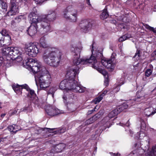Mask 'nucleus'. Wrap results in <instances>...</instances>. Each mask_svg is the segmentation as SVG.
<instances>
[{
  "label": "nucleus",
  "mask_w": 156,
  "mask_h": 156,
  "mask_svg": "<svg viewBox=\"0 0 156 156\" xmlns=\"http://www.w3.org/2000/svg\"><path fill=\"white\" fill-rule=\"evenodd\" d=\"M106 123H107V124H109V125H110V123H109V122H106Z\"/></svg>",
  "instance_id": "e2e57ef3"
},
{
  "label": "nucleus",
  "mask_w": 156,
  "mask_h": 156,
  "mask_svg": "<svg viewBox=\"0 0 156 156\" xmlns=\"http://www.w3.org/2000/svg\"><path fill=\"white\" fill-rule=\"evenodd\" d=\"M93 48V45H92V48ZM94 50L93 49H92V50H91V51L92 52Z\"/></svg>",
  "instance_id": "69168bd1"
},
{
  "label": "nucleus",
  "mask_w": 156,
  "mask_h": 156,
  "mask_svg": "<svg viewBox=\"0 0 156 156\" xmlns=\"http://www.w3.org/2000/svg\"><path fill=\"white\" fill-rule=\"evenodd\" d=\"M30 107H26L24 108H23L22 110V112H25L27 111V112H30L31 110H30Z\"/></svg>",
  "instance_id": "49530a36"
},
{
  "label": "nucleus",
  "mask_w": 156,
  "mask_h": 156,
  "mask_svg": "<svg viewBox=\"0 0 156 156\" xmlns=\"http://www.w3.org/2000/svg\"><path fill=\"white\" fill-rule=\"evenodd\" d=\"M70 90L68 91H64V93L65 94L62 97L63 101L65 103L67 101V97L66 96H69L70 93H71L72 91L82 93L84 91L85 88L81 86L78 85V83L76 81L75 83H73L72 84L71 88H70Z\"/></svg>",
  "instance_id": "39448f33"
},
{
  "label": "nucleus",
  "mask_w": 156,
  "mask_h": 156,
  "mask_svg": "<svg viewBox=\"0 0 156 156\" xmlns=\"http://www.w3.org/2000/svg\"><path fill=\"white\" fill-rule=\"evenodd\" d=\"M24 19V17L23 16L20 15L19 16L15 18V20H16L17 23L20 22L21 20Z\"/></svg>",
  "instance_id": "a19ab883"
},
{
  "label": "nucleus",
  "mask_w": 156,
  "mask_h": 156,
  "mask_svg": "<svg viewBox=\"0 0 156 156\" xmlns=\"http://www.w3.org/2000/svg\"><path fill=\"white\" fill-rule=\"evenodd\" d=\"M56 90V88L54 87H51L48 92L47 93L48 94H51L52 97H54V94L55 91Z\"/></svg>",
  "instance_id": "4c0bfd02"
},
{
  "label": "nucleus",
  "mask_w": 156,
  "mask_h": 156,
  "mask_svg": "<svg viewBox=\"0 0 156 156\" xmlns=\"http://www.w3.org/2000/svg\"><path fill=\"white\" fill-rule=\"evenodd\" d=\"M51 53V48H48L46 50L42 56V59L44 62L48 64V61L50 59Z\"/></svg>",
  "instance_id": "6ab92c4d"
},
{
  "label": "nucleus",
  "mask_w": 156,
  "mask_h": 156,
  "mask_svg": "<svg viewBox=\"0 0 156 156\" xmlns=\"http://www.w3.org/2000/svg\"><path fill=\"white\" fill-rule=\"evenodd\" d=\"M5 114H2L1 115V116L2 117H3L4 116H5Z\"/></svg>",
  "instance_id": "680f3d73"
},
{
  "label": "nucleus",
  "mask_w": 156,
  "mask_h": 156,
  "mask_svg": "<svg viewBox=\"0 0 156 156\" xmlns=\"http://www.w3.org/2000/svg\"><path fill=\"white\" fill-rule=\"evenodd\" d=\"M152 71L151 69H148L145 72V76L147 77L150 76L152 74Z\"/></svg>",
  "instance_id": "79ce46f5"
},
{
  "label": "nucleus",
  "mask_w": 156,
  "mask_h": 156,
  "mask_svg": "<svg viewBox=\"0 0 156 156\" xmlns=\"http://www.w3.org/2000/svg\"><path fill=\"white\" fill-rule=\"evenodd\" d=\"M112 153V156H119L120 155V154H115V153Z\"/></svg>",
  "instance_id": "864d4df0"
},
{
  "label": "nucleus",
  "mask_w": 156,
  "mask_h": 156,
  "mask_svg": "<svg viewBox=\"0 0 156 156\" xmlns=\"http://www.w3.org/2000/svg\"><path fill=\"white\" fill-rule=\"evenodd\" d=\"M80 55L78 54L77 56H73V64L74 66L79 67L78 65H84L88 63H90V62L94 61V62H96L94 57L93 56H90L89 58H82L80 59Z\"/></svg>",
  "instance_id": "20e7f679"
},
{
  "label": "nucleus",
  "mask_w": 156,
  "mask_h": 156,
  "mask_svg": "<svg viewBox=\"0 0 156 156\" xmlns=\"http://www.w3.org/2000/svg\"><path fill=\"white\" fill-rule=\"evenodd\" d=\"M4 41L3 39H1L0 40V47H2L4 45Z\"/></svg>",
  "instance_id": "09e8293b"
},
{
  "label": "nucleus",
  "mask_w": 156,
  "mask_h": 156,
  "mask_svg": "<svg viewBox=\"0 0 156 156\" xmlns=\"http://www.w3.org/2000/svg\"><path fill=\"white\" fill-rule=\"evenodd\" d=\"M42 16L43 17H45V19H46V20L44 21L45 22L48 23L49 24L50 28L49 31H48V32L51 31L52 30V29L51 25H50V22L51 21L55 19L56 18L55 12L54 11H51L48 14Z\"/></svg>",
  "instance_id": "f8f14e48"
},
{
  "label": "nucleus",
  "mask_w": 156,
  "mask_h": 156,
  "mask_svg": "<svg viewBox=\"0 0 156 156\" xmlns=\"http://www.w3.org/2000/svg\"><path fill=\"white\" fill-rule=\"evenodd\" d=\"M27 90L28 92V96L29 97L31 98L32 99H33L35 97L36 94L34 90L30 89L29 87L28 90Z\"/></svg>",
  "instance_id": "c756f323"
},
{
  "label": "nucleus",
  "mask_w": 156,
  "mask_h": 156,
  "mask_svg": "<svg viewBox=\"0 0 156 156\" xmlns=\"http://www.w3.org/2000/svg\"><path fill=\"white\" fill-rule=\"evenodd\" d=\"M2 34H1V33L0 32V40L2 39Z\"/></svg>",
  "instance_id": "bf43d9fd"
},
{
  "label": "nucleus",
  "mask_w": 156,
  "mask_h": 156,
  "mask_svg": "<svg viewBox=\"0 0 156 156\" xmlns=\"http://www.w3.org/2000/svg\"><path fill=\"white\" fill-rule=\"evenodd\" d=\"M28 16L30 18V20L31 22V24L37 25L38 23H41L40 30L41 33L46 34L48 32L50 27L48 23L44 21L46 20L45 17H43L42 15L38 16L34 12L30 13Z\"/></svg>",
  "instance_id": "f03ea898"
},
{
  "label": "nucleus",
  "mask_w": 156,
  "mask_h": 156,
  "mask_svg": "<svg viewBox=\"0 0 156 156\" xmlns=\"http://www.w3.org/2000/svg\"><path fill=\"white\" fill-rule=\"evenodd\" d=\"M150 155L152 156H156V146L153 147L150 152Z\"/></svg>",
  "instance_id": "58836bf2"
},
{
  "label": "nucleus",
  "mask_w": 156,
  "mask_h": 156,
  "mask_svg": "<svg viewBox=\"0 0 156 156\" xmlns=\"http://www.w3.org/2000/svg\"><path fill=\"white\" fill-rule=\"evenodd\" d=\"M100 115L99 114H97L92 117L87 119L85 122V124L89 125L93 123L95 120H97L100 117Z\"/></svg>",
  "instance_id": "4be33fe9"
},
{
  "label": "nucleus",
  "mask_w": 156,
  "mask_h": 156,
  "mask_svg": "<svg viewBox=\"0 0 156 156\" xmlns=\"http://www.w3.org/2000/svg\"><path fill=\"white\" fill-rule=\"evenodd\" d=\"M26 64L29 67V70L33 73L39 72L35 78L37 86H38V83L40 88L43 90L49 86L52 81L51 76L44 67H41L40 63H38L37 60L30 58L26 62Z\"/></svg>",
  "instance_id": "f257e3e1"
},
{
  "label": "nucleus",
  "mask_w": 156,
  "mask_h": 156,
  "mask_svg": "<svg viewBox=\"0 0 156 156\" xmlns=\"http://www.w3.org/2000/svg\"><path fill=\"white\" fill-rule=\"evenodd\" d=\"M37 45L40 46L41 48L42 47L44 48H47L48 46L44 37H42L41 38L40 43H37Z\"/></svg>",
  "instance_id": "393cba45"
},
{
  "label": "nucleus",
  "mask_w": 156,
  "mask_h": 156,
  "mask_svg": "<svg viewBox=\"0 0 156 156\" xmlns=\"http://www.w3.org/2000/svg\"><path fill=\"white\" fill-rule=\"evenodd\" d=\"M3 58L2 57H0V63H2Z\"/></svg>",
  "instance_id": "6e6d98bb"
},
{
  "label": "nucleus",
  "mask_w": 156,
  "mask_h": 156,
  "mask_svg": "<svg viewBox=\"0 0 156 156\" xmlns=\"http://www.w3.org/2000/svg\"><path fill=\"white\" fill-rule=\"evenodd\" d=\"M21 49L17 47H11L10 55L17 56L16 57H14L15 58L17 62L21 61L23 59V57L20 56L22 55V52Z\"/></svg>",
  "instance_id": "9d476101"
},
{
  "label": "nucleus",
  "mask_w": 156,
  "mask_h": 156,
  "mask_svg": "<svg viewBox=\"0 0 156 156\" xmlns=\"http://www.w3.org/2000/svg\"><path fill=\"white\" fill-rule=\"evenodd\" d=\"M62 53L57 48H51L50 59L48 61V65L53 67H58L59 64Z\"/></svg>",
  "instance_id": "7ed1b4c3"
},
{
  "label": "nucleus",
  "mask_w": 156,
  "mask_h": 156,
  "mask_svg": "<svg viewBox=\"0 0 156 156\" xmlns=\"http://www.w3.org/2000/svg\"><path fill=\"white\" fill-rule=\"evenodd\" d=\"M120 112V110H118L117 108L111 111L108 115V117L112 118Z\"/></svg>",
  "instance_id": "bb28decb"
},
{
  "label": "nucleus",
  "mask_w": 156,
  "mask_h": 156,
  "mask_svg": "<svg viewBox=\"0 0 156 156\" xmlns=\"http://www.w3.org/2000/svg\"><path fill=\"white\" fill-rule=\"evenodd\" d=\"M144 99V96L142 93H140L139 95H137V98L135 99V101L138 102L141 101Z\"/></svg>",
  "instance_id": "c9c22d12"
},
{
  "label": "nucleus",
  "mask_w": 156,
  "mask_h": 156,
  "mask_svg": "<svg viewBox=\"0 0 156 156\" xmlns=\"http://www.w3.org/2000/svg\"><path fill=\"white\" fill-rule=\"evenodd\" d=\"M140 133H139L140 135V138L141 136H146V135L143 132H142L141 131H140Z\"/></svg>",
  "instance_id": "de8ad7c7"
},
{
  "label": "nucleus",
  "mask_w": 156,
  "mask_h": 156,
  "mask_svg": "<svg viewBox=\"0 0 156 156\" xmlns=\"http://www.w3.org/2000/svg\"><path fill=\"white\" fill-rule=\"evenodd\" d=\"M108 16V14L107 12L106 9H105L100 15V18L102 20H104L107 18Z\"/></svg>",
  "instance_id": "7c9ffc66"
},
{
  "label": "nucleus",
  "mask_w": 156,
  "mask_h": 156,
  "mask_svg": "<svg viewBox=\"0 0 156 156\" xmlns=\"http://www.w3.org/2000/svg\"><path fill=\"white\" fill-rule=\"evenodd\" d=\"M17 23L16 20L15 19L14 20H12L11 22V24L12 25L14 26L15 25L16 23Z\"/></svg>",
  "instance_id": "3c124183"
},
{
  "label": "nucleus",
  "mask_w": 156,
  "mask_h": 156,
  "mask_svg": "<svg viewBox=\"0 0 156 156\" xmlns=\"http://www.w3.org/2000/svg\"><path fill=\"white\" fill-rule=\"evenodd\" d=\"M93 56V57H94L95 58V59L96 60V62H94V61H93L92 62H90V63H92V66L94 68L97 69L98 71L100 73H101L103 72H105V71L104 70H102L100 68L99 66H98V62L97 61V59H98L99 58H102V57L103 56L102 53L101 52H98L95 56H94L93 55H91V56Z\"/></svg>",
  "instance_id": "2eb2a0df"
},
{
  "label": "nucleus",
  "mask_w": 156,
  "mask_h": 156,
  "mask_svg": "<svg viewBox=\"0 0 156 156\" xmlns=\"http://www.w3.org/2000/svg\"><path fill=\"white\" fill-rule=\"evenodd\" d=\"M86 1L87 3V4L89 5H90V0H86Z\"/></svg>",
  "instance_id": "5fc2aeb1"
},
{
  "label": "nucleus",
  "mask_w": 156,
  "mask_h": 156,
  "mask_svg": "<svg viewBox=\"0 0 156 156\" xmlns=\"http://www.w3.org/2000/svg\"><path fill=\"white\" fill-rule=\"evenodd\" d=\"M103 98L101 96H99L98 97L96 98L94 100V103L95 104H97Z\"/></svg>",
  "instance_id": "37998d69"
},
{
  "label": "nucleus",
  "mask_w": 156,
  "mask_h": 156,
  "mask_svg": "<svg viewBox=\"0 0 156 156\" xmlns=\"http://www.w3.org/2000/svg\"><path fill=\"white\" fill-rule=\"evenodd\" d=\"M13 1H16V3H21L22 1V0H11V2H12Z\"/></svg>",
  "instance_id": "603ef678"
},
{
  "label": "nucleus",
  "mask_w": 156,
  "mask_h": 156,
  "mask_svg": "<svg viewBox=\"0 0 156 156\" xmlns=\"http://www.w3.org/2000/svg\"><path fill=\"white\" fill-rule=\"evenodd\" d=\"M110 126H108L107 127L108 128H109V127H110Z\"/></svg>",
  "instance_id": "774afa93"
},
{
  "label": "nucleus",
  "mask_w": 156,
  "mask_h": 156,
  "mask_svg": "<svg viewBox=\"0 0 156 156\" xmlns=\"http://www.w3.org/2000/svg\"><path fill=\"white\" fill-rule=\"evenodd\" d=\"M1 34H2V37L3 36H6L8 37L10 40L11 37L9 36L8 32L5 29L2 30Z\"/></svg>",
  "instance_id": "f704fd0d"
},
{
  "label": "nucleus",
  "mask_w": 156,
  "mask_h": 156,
  "mask_svg": "<svg viewBox=\"0 0 156 156\" xmlns=\"http://www.w3.org/2000/svg\"><path fill=\"white\" fill-rule=\"evenodd\" d=\"M72 83L69 80L66 79L61 81L59 85V88L61 90L68 89V90H70Z\"/></svg>",
  "instance_id": "f3484780"
},
{
  "label": "nucleus",
  "mask_w": 156,
  "mask_h": 156,
  "mask_svg": "<svg viewBox=\"0 0 156 156\" xmlns=\"http://www.w3.org/2000/svg\"><path fill=\"white\" fill-rule=\"evenodd\" d=\"M128 105L126 103H124L121 105L117 108L118 110H120V112L128 107Z\"/></svg>",
  "instance_id": "473e14b6"
},
{
  "label": "nucleus",
  "mask_w": 156,
  "mask_h": 156,
  "mask_svg": "<svg viewBox=\"0 0 156 156\" xmlns=\"http://www.w3.org/2000/svg\"><path fill=\"white\" fill-rule=\"evenodd\" d=\"M96 107H95L93 109H92L91 110H90L88 112H87V114L88 115H89L90 114H91L92 112L95 111V109L96 108Z\"/></svg>",
  "instance_id": "8fccbe9b"
},
{
  "label": "nucleus",
  "mask_w": 156,
  "mask_h": 156,
  "mask_svg": "<svg viewBox=\"0 0 156 156\" xmlns=\"http://www.w3.org/2000/svg\"><path fill=\"white\" fill-rule=\"evenodd\" d=\"M141 53V51L139 50H137L136 52L135 55L133 57V58H135L137 56L136 58H137V59H139L140 57V54Z\"/></svg>",
  "instance_id": "ea45409f"
},
{
  "label": "nucleus",
  "mask_w": 156,
  "mask_h": 156,
  "mask_svg": "<svg viewBox=\"0 0 156 156\" xmlns=\"http://www.w3.org/2000/svg\"><path fill=\"white\" fill-rule=\"evenodd\" d=\"M107 93V91H105L102 94V95L103 96H104Z\"/></svg>",
  "instance_id": "4d7b16f0"
},
{
  "label": "nucleus",
  "mask_w": 156,
  "mask_h": 156,
  "mask_svg": "<svg viewBox=\"0 0 156 156\" xmlns=\"http://www.w3.org/2000/svg\"><path fill=\"white\" fill-rule=\"evenodd\" d=\"M82 47H80L79 48L76 47L75 48H72L71 50L73 52V55L77 56L78 54L80 55V52L82 50Z\"/></svg>",
  "instance_id": "a878e982"
},
{
  "label": "nucleus",
  "mask_w": 156,
  "mask_h": 156,
  "mask_svg": "<svg viewBox=\"0 0 156 156\" xmlns=\"http://www.w3.org/2000/svg\"><path fill=\"white\" fill-rule=\"evenodd\" d=\"M116 55L115 53H112L110 59L106 61H101L102 65L106 67L109 71L112 72L114 70L115 65L113 62L114 61L115 56Z\"/></svg>",
  "instance_id": "1a4fd4ad"
},
{
  "label": "nucleus",
  "mask_w": 156,
  "mask_h": 156,
  "mask_svg": "<svg viewBox=\"0 0 156 156\" xmlns=\"http://www.w3.org/2000/svg\"><path fill=\"white\" fill-rule=\"evenodd\" d=\"M37 25L31 24L28 29L27 30L28 34L32 36L34 35L37 32Z\"/></svg>",
  "instance_id": "412c9836"
},
{
  "label": "nucleus",
  "mask_w": 156,
  "mask_h": 156,
  "mask_svg": "<svg viewBox=\"0 0 156 156\" xmlns=\"http://www.w3.org/2000/svg\"><path fill=\"white\" fill-rule=\"evenodd\" d=\"M45 110L47 115L51 117L54 116L62 113L61 111L54 106H47Z\"/></svg>",
  "instance_id": "9b49d317"
},
{
  "label": "nucleus",
  "mask_w": 156,
  "mask_h": 156,
  "mask_svg": "<svg viewBox=\"0 0 156 156\" xmlns=\"http://www.w3.org/2000/svg\"><path fill=\"white\" fill-rule=\"evenodd\" d=\"M68 98H70V101H69L67 104V108L68 110L70 111L73 112L74 111L76 108L77 106L74 103L73 100L74 98V96L73 94H70L67 96Z\"/></svg>",
  "instance_id": "dca6fc26"
},
{
  "label": "nucleus",
  "mask_w": 156,
  "mask_h": 156,
  "mask_svg": "<svg viewBox=\"0 0 156 156\" xmlns=\"http://www.w3.org/2000/svg\"><path fill=\"white\" fill-rule=\"evenodd\" d=\"M145 4L144 3H141L139 5L137 8L140 9H144L145 6Z\"/></svg>",
  "instance_id": "a18cd8bd"
},
{
  "label": "nucleus",
  "mask_w": 156,
  "mask_h": 156,
  "mask_svg": "<svg viewBox=\"0 0 156 156\" xmlns=\"http://www.w3.org/2000/svg\"><path fill=\"white\" fill-rule=\"evenodd\" d=\"M79 67H78L75 68H73L67 71L66 74V79L71 81L73 84L75 83L76 80L75 78L78 75L79 73Z\"/></svg>",
  "instance_id": "0eeeda50"
},
{
  "label": "nucleus",
  "mask_w": 156,
  "mask_h": 156,
  "mask_svg": "<svg viewBox=\"0 0 156 156\" xmlns=\"http://www.w3.org/2000/svg\"><path fill=\"white\" fill-rule=\"evenodd\" d=\"M141 128L143 130H144L146 127V124L144 120L142 119L141 120Z\"/></svg>",
  "instance_id": "c03bdc74"
},
{
  "label": "nucleus",
  "mask_w": 156,
  "mask_h": 156,
  "mask_svg": "<svg viewBox=\"0 0 156 156\" xmlns=\"http://www.w3.org/2000/svg\"><path fill=\"white\" fill-rule=\"evenodd\" d=\"M152 108L150 107L149 108H146L144 111V114L147 116L149 117L150 116L153 115L156 112V111H153V109L154 108V105L152 106Z\"/></svg>",
  "instance_id": "5701e85b"
},
{
  "label": "nucleus",
  "mask_w": 156,
  "mask_h": 156,
  "mask_svg": "<svg viewBox=\"0 0 156 156\" xmlns=\"http://www.w3.org/2000/svg\"><path fill=\"white\" fill-rule=\"evenodd\" d=\"M12 87L15 92L18 95L21 94L23 89H25L26 90L29 89V87L26 84L21 85L14 84L12 85Z\"/></svg>",
  "instance_id": "4468645a"
},
{
  "label": "nucleus",
  "mask_w": 156,
  "mask_h": 156,
  "mask_svg": "<svg viewBox=\"0 0 156 156\" xmlns=\"http://www.w3.org/2000/svg\"><path fill=\"white\" fill-rule=\"evenodd\" d=\"M11 47H6L2 49V53L3 55H10Z\"/></svg>",
  "instance_id": "c85d7f7f"
},
{
  "label": "nucleus",
  "mask_w": 156,
  "mask_h": 156,
  "mask_svg": "<svg viewBox=\"0 0 156 156\" xmlns=\"http://www.w3.org/2000/svg\"><path fill=\"white\" fill-rule=\"evenodd\" d=\"M55 129V128H44L43 130L45 131L46 132H48L51 133L52 135L58 133H63L66 130V128L65 127H63L60 129H57L56 130L53 132L52 131H54Z\"/></svg>",
  "instance_id": "a211bd4d"
},
{
  "label": "nucleus",
  "mask_w": 156,
  "mask_h": 156,
  "mask_svg": "<svg viewBox=\"0 0 156 156\" xmlns=\"http://www.w3.org/2000/svg\"><path fill=\"white\" fill-rule=\"evenodd\" d=\"M90 23L87 20H84L80 24L79 26L81 31L86 32L90 27Z\"/></svg>",
  "instance_id": "aec40b11"
},
{
  "label": "nucleus",
  "mask_w": 156,
  "mask_h": 156,
  "mask_svg": "<svg viewBox=\"0 0 156 156\" xmlns=\"http://www.w3.org/2000/svg\"><path fill=\"white\" fill-rule=\"evenodd\" d=\"M154 54L156 55V50L154 51Z\"/></svg>",
  "instance_id": "0e129e2a"
},
{
  "label": "nucleus",
  "mask_w": 156,
  "mask_h": 156,
  "mask_svg": "<svg viewBox=\"0 0 156 156\" xmlns=\"http://www.w3.org/2000/svg\"><path fill=\"white\" fill-rule=\"evenodd\" d=\"M18 127V126L17 125H13L12 126H9L8 129L10 132L16 133V132L20 129Z\"/></svg>",
  "instance_id": "cd10ccee"
},
{
  "label": "nucleus",
  "mask_w": 156,
  "mask_h": 156,
  "mask_svg": "<svg viewBox=\"0 0 156 156\" xmlns=\"http://www.w3.org/2000/svg\"><path fill=\"white\" fill-rule=\"evenodd\" d=\"M143 25L147 29L153 31L154 33H156V30L153 27H152L147 24H146L143 23Z\"/></svg>",
  "instance_id": "72a5a7b5"
},
{
  "label": "nucleus",
  "mask_w": 156,
  "mask_h": 156,
  "mask_svg": "<svg viewBox=\"0 0 156 156\" xmlns=\"http://www.w3.org/2000/svg\"><path fill=\"white\" fill-rule=\"evenodd\" d=\"M1 108V103L0 102V108Z\"/></svg>",
  "instance_id": "338daca9"
},
{
  "label": "nucleus",
  "mask_w": 156,
  "mask_h": 156,
  "mask_svg": "<svg viewBox=\"0 0 156 156\" xmlns=\"http://www.w3.org/2000/svg\"><path fill=\"white\" fill-rule=\"evenodd\" d=\"M17 112V111H16L15 110V111H13V112H12V114H15Z\"/></svg>",
  "instance_id": "13d9d810"
},
{
  "label": "nucleus",
  "mask_w": 156,
  "mask_h": 156,
  "mask_svg": "<svg viewBox=\"0 0 156 156\" xmlns=\"http://www.w3.org/2000/svg\"><path fill=\"white\" fill-rule=\"evenodd\" d=\"M131 37V36L130 34H126L124 35H123L122 37H121L119 39V41L120 42H122L123 41L126 40Z\"/></svg>",
  "instance_id": "2f4dec72"
},
{
  "label": "nucleus",
  "mask_w": 156,
  "mask_h": 156,
  "mask_svg": "<svg viewBox=\"0 0 156 156\" xmlns=\"http://www.w3.org/2000/svg\"><path fill=\"white\" fill-rule=\"evenodd\" d=\"M0 5L2 9L6 10L7 5L5 2L0 0Z\"/></svg>",
  "instance_id": "e433bc0d"
},
{
  "label": "nucleus",
  "mask_w": 156,
  "mask_h": 156,
  "mask_svg": "<svg viewBox=\"0 0 156 156\" xmlns=\"http://www.w3.org/2000/svg\"><path fill=\"white\" fill-rule=\"evenodd\" d=\"M37 46L34 43L29 44L26 46L27 54L31 57L35 56L39 51Z\"/></svg>",
  "instance_id": "6e6552de"
},
{
  "label": "nucleus",
  "mask_w": 156,
  "mask_h": 156,
  "mask_svg": "<svg viewBox=\"0 0 156 156\" xmlns=\"http://www.w3.org/2000/svg\"><path fill=\"white\" fill-rule=\"evenodd\" d=\"M64 17L71 21L75 22L77 18V12L72 7L69 6L64 11Z\"/></svg>",
  "instance_id": "423d86ee"
},
{
  "label": "nucleus",
  "mask_w": 156,
  "mask_h": 156,
  "mask_svg": "<svg viewBox=\"0 0 156 156\" xmlns=\"http://www.w3.org/2000/svg\"><path fill=\"white\" fill-rule=\"evenodd\" d=\"M20 3H16V1H13L11 2V6L10 10L7 13L8 16L15 15L19 12L18 7Z\"/></svg>",
  "instance_id": "ddd939ff"
},
{
  "label": "nucleus",
  "mask_w": 156,
  "mask_h": 156,
  "mask_svg": "<svg viewBox=\"0 0 156 156\" xmlns=\"http://www.w3.org/2000/svg\"><path fill=\"white\" fill-rule=\"evenodd\" d=\"M66 146V144L63 143L59 144L56 145L55 147V152L57 153L61 152L64 150Z\"/></svg>",
  "instance_id": "b1692460"
},
{
  "label": "nucleus",
  "mask_w": 156,
  "mask_h": 156,
  "mask_svg": "<svg viewBox=\"0 0 156 156\" xmlns=\"http://www.w3.org/2000/svg\"><path fill=\"white\" fill-rule=\"evenodd\" d=\"M129 121L128 120L126 123V124H125V125H126V126H129V124H128L129 123Z\"/></svg>",
  "instance_id": "052dcab7"
}]
</instances>
